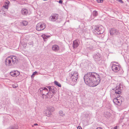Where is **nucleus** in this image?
I'll list each match as a JSON object with an SVG mask.
<instances>
[{
	"mask_svg": "<svg viewBox=\"0 0 129 129\" xmlns=\"http://www.w3.org/2000/svg\"><path fill=\"white\" fill-rule=\"evenodd\" d=\"M52 49L53 51L56 52L59 50V48L58 45H54L52 46Z\"/></svg>",
	"mask_w": 129,
	"mask_h": 129,
	"instance_id": "nucleus-11",
	"label": "nucleus"
},
{
	"mask_svg": "<svg viewBox=\"0 0 129 129\" xmlns=\"http://www.w3.org/2000/svg\"><path fill=\"white\" fill-rule=\"evenodd\" d=\"M18 85L17 84H15L13 85V87L14 88H16L18 87Z\"/></svg>",
	"mask_w": 129,
	"mask_h": 129,
	"instance_id": "nucleus-24",
	"label": "nucleus"
},
{
	"mask_svg": "<svg viewBox=\"0 0 129 129\" xmlns=\"http://www.w3.org/2000/svg\"><path fill=\"white\" fill-rule=\"evenodd\" d=\"M96 129H103L101 127H98L96 128Z\"/></svg>",
	"mask_w": 129,
	"mask_h": 129,
	"instance_id": "nucleus-29",
	"label": "nucleus"
},
{
	"mask_svg": "<svg viewBox=\"0 0 129 129\" xmlns=\"http://www.w3.org/2000/svg\"><path fill=\"white\" fill-rule=\"evenodd\" d=\"M97 1L98 3H102L103 2V0H97Z\"/></svg>",
	"mask_w": 129,
	"mask_h": 129,
	"instance_id": "nucleus-25",
	"label": "nucleus"
},
{
	"mask_svg": "<svg viewBox=\"0 0 129 129\" xmlns=\"http://www.w3.org/2000/svg\"><path fill=\"white\" fill-rule=\"evenodd\" d=\"M59 114L61 116H63L64 115V114L63 113V112L62 111H59Z\"/></svg>",
	"mask_w": 129,
	"mask_h": 129,
	"instance_id": "nucleus-22",
	"label": "nucleus"
},
{
	"mask_svg": "<svg viewBox=\"0 0 129 129\" xmlns=\"http://www.w3.org/2000/svg\"><path fill=\"white\" fill-rule=\"evenodd\" d=\"M34 125H38V124L37 123H35L34 124Z\"/></svg>",
	"mask_w": 129,
	"mask_h": 129,
	"instance_id": "nucleus-32",
	"label": "nucleus"
},
{
	"mask_svg": "<svg viewBox=\"0 0 129 129\" xmlns=\"http://www.w3.org/2000/svg\"><path fill=\"white\" fill-rule=\"evenodd\" d=\"M46 115L49 116L50 114V111L47 110L46 111Z\"/></svg>",
	"mask_w": 129,
	"mask_h": 129,
	"instance_id": "nucleus-21",
	"label": "nucleus"
},
{
	"mask_svg": "<svg viewBox=\"0 0 129 129\" xmlns=\"http://www.w3.org/2000/svg\"><path fill=\"white\" fill-rule=\"evenodd\" d=\"M71 78L73 79V80L74 81H76L77 78V77H74L73 75L72 76Z\"/></svg>",
	"mask_w": 129,
	"mask_h": 129,
	"instance_id": "nucleus-18",
	"label": "nucleus"
},
{
	"mask_svg": "<svg viewBox=\"0 0 129 129\" xmlns=\"http://www.w3.org/2000/svg\"><path fill=\"white\" fill-rule=\"evenodd\" d=\"M113 102L119 106L121 104V101L118 98H116L114 99Z\"/></svg>",
	"mask_w": 129,
	"mask_h": 129,
	"instance_id": "nucleus-10",
	"label": "nucleus"
},
{
	"mask_svg": "<svg viewBox=\"0 0 129 129\" xmlns=\"http://www.w3.org/2000/svg\"><path fill=\"white\" fill-rule=\"evenodd\" d=\"M58 14H54L50 17V19L51 21H54L56 19H58Z\"/></svg>",
	"mask_w": 129,
	"mask_h": 129,
	"instance_id": "nucleus-9",
	"label": "nucleus"
},
{
	"mask_svg": "<svg viewBox=\"0 0 129 129\" xmlns=\"http://www.w3.org/2000/svg\"><path fill=\"white\" fill-rule=\"evenodd\" d=\"M112 69L113 71L117 72L119 71L121 69L120 64L118 62H112Z\"/></svg>",
	"mask_w": 129,
	"mask_h": 129,
	"instance_id": "nucleus-4",
	"label": "nucleus"
},
{
	"mask_svg": "<svg viewBox=\"0 0 129 129\" xmlns=\"http://www.w3.org/2000/svg\"><path fill=\"white\" fill-rule=\"evenodd\" d=\"M42 37L44 39H46L48 38V37L46 36L45 34L42 35Z\"/></svg>",
	"mask_w": 129,
	"mask_h": 129,
	"instance_id": "nucleus-19",
	"label": "nucleus"
},
{
	"mask_svg": "<svg viewBox=\"0 0 129 129\" xmlns=\"http://www.w3.org/2000/svg\"><path fill=\"white\" fill-rule=\"evenodd\" d=\"M42 92L44 93H44L47 94L49 93L48 89L45 87H44L43 88Z\"/></svg>",
	"mask_w": 129,
	"mask_h": 129,
	"instance_id": "nucleus-14",
	"label": "nucleus"
},
{
	"mask_svg": "<svg viewBox=\"0 0 129 129\" xmlns=\"http://www.w3.org/2000/svg\"><path fill=\"white\" fill-rule=\"evenodd\" d=\"M21 13L23 15H26L28 13V11L26 9L23 8L21 10Z\"/></svg>",
	"mask_w": 129,
	"mask_h": 129,
	"instance_id": "nucleus-13",
	"label": "nucleus"
},
{
	"mask_svg": "<svg viewBox=\"0 0 129 129\" xmlns=\"http://www.w3.org/2000/svg\"><path fill=\"white\" fill-rule=\"evenodd\" d=\"M10 3V2L8 1H6L5 2V3L6 4V6L5 7H5L6 8L8 9V6Z\"/></svg>",
	"mask_w": 129,
	"mask_h": 129,
	"instance_id": "nucleus-15",
	"label": "nucleus"
},
{
	"mask_svg": "<svg viewBox=\"0 0 129 129\" xmlns=\"http://www.w3.org/2000/svg\"><path fill=\"white\" fill-rule=\"evenodd\" d=\"M37 73L36 71H35L33 73V74L31 76V77L32 78L34 77L35 76V75Z\"/></svg>",
	"mask_w": 129,
	"mask_h": 129,
	"instance_id": "nucleus-23",
	"label": "nucleus"
},
{
	"mask_svg": "<svg viewBox=\"0 0 129 129\" xmlns=\"http://www.w3.org/2000/svg\"><path fill=\"white\" fill-rule=\"evenodd\" d=\"M47 87L49 89V90H50V89L51 88V86H49Z\"/></svg>",
	"mask_w": 129,
	"mask_h": 129,
	"instance_id": "nucleus-30",
	"label": "nucleus"
},
{
	"mask_svg": "<svg viewBox=\"0 0 129 129\" xmlns=\"http://www.w3.org/2000/svg\"><path fill=\"white\" fill-rule=\"evenodd\" d=\"M62 0H59V3H60V4H62Z\"/></svg>",
	"mask_w": 129,
	"mask_h": 129,
	"instance_id": "nucleus-28",
	"label": "nucleus"
},
{
	"mask_svg": "<svg viewBox=\"0 0 129 129\" xmlns=\"http://www.w3.org/2000/svg\"><path fill=\"white\" fill-rule=\"evenodd\" d=\"M117 128V126H116L115 127H114L113 129H116Z\"/></svg>",
	"mask_w": 129,
	"mask_h": 129,
	"instance_id": "nucleus-31",
	"label": "nucleus"
},
{
	"mask_svg": "<svg viewBox=\"0 0 129 129\" xmlns=\"http://www.w3.org/2000/svg\"><path fill=\"white\" fill-rule=\"evenodd\" d=\"M110 33L111 36L118 35L119 34L118 30L114 28H111V29L110 31Z\"/></svg>",
	"mask_w": 129,
	"mask_h": 129,
	"instance_id": "nucleus-7",
	"label": "nucleus"
},
{
	"mask_svg": "<svg viewBox=\"0 0 129 129\" xmlns=\"http://www.w3.org/2000/svg\"><path fill=\"white\" fill-rule=\"evenodd\" d=\"M78 40H76L73 42V48H76L79 45V44Z\"/></svg>",
	"mask_w": 129,
	"mask_h": 129,
	"instance_id": "nucleus-12",
	"label": "nucleus"
},
{
	"mask_svg": "<svg viewBox=\"0 0 129 129\" xmlns=\"http://www.w3.org/2000/svg\"><path fill=\"white\" fill-rule=\"evenodd\" d=\"M22 23L23 25L24 26H26L28 24L27 22L25 21H23Z\"/></svg>",
	"mask_w": 129,
	"mask_h": 129,
	"instance_id": "nucleus-17",
	"label": "nucleus"
},
{
	"mask_svg": "<svg viewBox=\"0 0 129 129\" xmlns=\"http://www.w3.org/2000/svg\"><path fill=\"white\" fill-rule=\"evenodd\" d=\"M118 2H119L122 3H123V2L122 0H116Z\"/></svg>",
	"mask_w": 129,
	"mask_h": 129,
	"instance_id": "nucleus-26",
	"label": "nucleus"
},
{
	"mask_svg": "<svg viewBox=\"0 0 129 129\" xmlns=\"http://www.w3.org/2000/svg\"><path fill=\"white\" fill-rule=\"evenodd\" d=\"M17 61V58L16 56H11L6 59L5 63L7 66H9L14 64Z\"/></svg>",
	"mask_w": 129,
	"mask_h": 129,
	"instance_id": "nucleus-2",
	"label": "nucleus"
},
{
	"mask_svg": "<svg viewBox=\"0 0 129 129\" xmlns=\"http://www.w3.org/2000/svg\"><path fill=\"white\" fill-rule=\"evenodd\" d=\"M98 15V13L96 11H94L93 12V15L94 16H96Z\"/></svg>",
	"mask_w": 129,
	"mask_h": 129,
	"instance_id": "nucleus-20",
	"label": "nucleus"
},
{
	"mask_svg": "<svg viewBox=\"0 0 129 129\" xmlns=\"http://www.w3.org/2000/svg\"><path fill=\"white\" fill-rule=\"evenodd\" d=\"M77 129H82L81 127L80 126H78L77 127Z\"/></svg>",
	"mask_w": 129,
	"mask_h": 129,
	"instance_id": "nucleus-27",
	"label": "nucleus"
},
{
	"mask_svg": "<svg viewBox=\"0 0 129 129\" xmlns=\"http://www.w3.org/2000/svg\"><path fill=\"white\" fill-rule=\"evenodd\" d=\"M55 84L58 86L61 87V85L60 84L56 81H55L54 82Z\"/></svg>",
	"mask_w": 129,
	"mask_h": 129,
	"instance_id": "nucleus-16",
	"label": "nucleus"
},
{
	"mask_svg": "<svg viewBox=\"0 0 129 129\" xmlns=\"http://www.w3.org/2000/svg\"><path fill=\"white\" fill-rule=\"evenodd\" d=\"M46 26V24L44 22H39L37 25L36 29L38 31L43 30L45 28Z\"/></svg>",
	"mask_w": 129,
	"mask_h": 129,
	"instance_id": "nucleus-5",
	"label": "nucleus"
},
{
	"mask_svg": "<svg viewBox=\"0 0 129 129\" xmlns=\"http://www.w3.org/2000/svg\"><path fill=\"white\" fill-rule=\"evenodd\" d=\"M120 87L119 84H118L116 87L115 89V93L116 96H117V98L120 97L121 94V91L120 89Z\"/></svg>",
	"mask_w": 129,
	"mask_h": 129,
	"instance_id": "nucleus-6",
	"label": "nucleus"
},
{
	"mask_svg": "<svg viewBox=\"0 0 129 129\" xmlns=\"http://www.w3.org/2000/svg\"><path fill=\"white\" fill-rule=\"evenodd\" d=\"M20 74L19 72L17 71H12L10 72V74L12 76L15 77L18 76Z\"/></svg>",
	"mask_w": 129,
	"mask_h": 129,
	"instance_id": "nucleus-8",
	"label": "nucleus"
},
{
	"mask_svg": "<svg viewBox=\"0 0 129 129\" xmlns=\"http://www.w3.org/2000/svg\"><path fill=\"white\" fill-rule=\"evenodd\" d=\"M84 78L85 83L92 87L98 85L100 81L99 75L96 73H88L84 76Z\"/></svg>",
	"mask_w": 129,
	"mask_h": 129,
	"instance_id": "nucleus-1",
	"label": "nucleus"
},
{
	"mask_svg": "<svg viewBox=\"0 0 129 129\" xmlns=\"http://www.w3.org/2000/svg\"><path fill=\"white\" fill-rule=\"evenodd\" d=\"M92 29L93 32L96 35L101 34L103 31H102L103 27L102 26H93L92 27Z\"/></svg>",
	"mask_w": 129,
	"mask_h": 129,
	"instance_id": "nucleus-3",
	"label": "nucleus"
}]
</instances>
